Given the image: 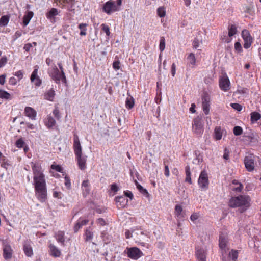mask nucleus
Returning <instances> with one entry per match:
<instances>
[{
	"label": "nucleus",
	"mask_w": 261,
	"mask_h": 261,
	"mask_svg": "<svg viewBox=\"0 0 261 261\" xmlns=\"http://www.w3.org/2000/svg\"><path fill=\"white\" fill-rule=\"evenodd\" d=\"M59 14V12L57 9L51 8L46 14V17L49 19H52Z\"/></svg>",
	"instance_id": "obj_27"
},
{
	"label": "nucleus",
	"mask_w": 261,
	"mask_h": 261,
	"mask_svg": "<svg viewBox=\"0 0 261 261\" xmlns=\"http://www.w3.org/2000/svg\"><path fill=\"white\" fill-rule=\"evenodd\" d=\"M157 14L160 17H164L166 15L165 9L163 7H160L157 9Z\"/></svg>",
	"instance_id": "obj_39"
},
{
	"label": "nucleus",
	"mask_w": 261,
	"mask_h": 261,
	"mask_svg": "<svg viewBox=\"0 0 261 261\" xmlns=\"http://www.w3.org/2000/svg\"><path fill=\"white\" fill-rule=\"evenodd\" d=\"M202 103L210 102V96L207 93H204L202 96Z\"/></svg>",
	"instance_id": "obj_41"
},
{
	"label": "nucleus",
	"mask_w": 261,
	"mask_h": 261,
	"mask_svg": "<svg viewBox=\"0 0 261 261\" xmlns=\"http://www.w3.org/2000/svg\"><path fill=\"white\" fill-rule=\"evenodd\" d=\"M234 49L238 53H240L242 50V47L240 42H237L234 44Z\"/></svg>",
	"instance_id": "obj_51"
},
{
	"label": "nucleus",
	"mask_w": 261,
	"mask_h": 261,
	"mask_svg": "<svg viewBox=\"0 0 261 261\" xmlns=\"http://www.w3.org/2000/svg\"><path fill=\"white\" fill-rule=\"evenodd\" d=\"M202 105L204 113L207 115L210 112V103H202Z\"/></svg>",
	"instance_id": "obj_45"
},
{
	"label": "nucleus",
	"mask_w": 261,
	"mask_h": 261,
	"mask_svg": "<svg viewBox=\"0 0 261 261\" xmlns=\"http://www.w3.org/2000/svg\"><path fill=\"white\" fill-rule=\"evenodd\" d=\"M132 237H133L136 242L140 243L142 246L145 245L144 242L148 241V238H149L147 233H144V231L139 229L132 231Z\"/></svg>",
	"instance_id": "obj_4"
},
{
	"label": "nucleus",
	"mask_w": 261,
	"mask_h": 261,
	"mask_svg": "<svg viewBox=\"0 0 261 261\" xmlns=\"http://www.w3.org/2000/svg\"><path fill=\"white\" fill-rule=\"evenodd\" d=\"M87 23H82L79 24L78 28L81 30L80 35L81 36H85L87 34Z\"/></svg>",
	"instance_id": "obj_33"
},
{
	"label": "nucleus",
	"mask_w": 261,
	"mask_h": 261,
	"mask_svg": "<svg viewBox=\"0 0 261 261\" xmlns=\"http://www.w3.org/2000/svg\"><path fill=\"white\" fill-rule=\"evenodd\" d=\"M53 114L57 118H60L59 110L58 108H55L53 111Z\"/></svg>",
	"instance_id": "obj_59"
},
{
	"label": "nucleus",
	"mask_w": 261,
	"mask_h": 261,
	"mask_svg": "<svg viewBox=\"0 0 261 261\" xmlns=\"http://www.w3.org/2000/svg\"><path fill=\"white\" fill-rule=\"evenodd\" d=\"M6 75L2 74L0 76V84L3 85L5 83Z\"/></svg>",
	"instance_id": "obj_60"
},
{
	"label": "nucleus",
	"mask_w": 261,
	"mask_h": 261,
	"mask_svg": "<svg viewBox=\"0 0 261 261\" xmlns=\"http://www.w3.org/2000/svg\"><path fill=\"white\" fill-rule=\"evenodd\" d=\"M125 251L128 257L134 260L138 259L143 255L141 251L137 247L127 248Z\"/></svg>",
	"instance_id": "obj_10"
},
{
	"label": "nucleus",
	"mask_w": 261,
	"mask_h": 261,
	"mask_svg": "<svg viewBox=\"0 0 261 261\" xmlns=\"http://www.w3.org/2000/svg\"><path fill=\"white\" fill-rule=\"evenodd\" d=\"M50 75L57 84L60 83V81L64 84L66 83V79L64 72H60L56 67H55L53 71L50 72Z\"/></svg>",
	"instance_id": "obj_6"
},
{
	"label": "nucleus",
	"mask_w": 261,
	"mask_h": 261,
	"mask_svg": "<svg viewBox=\"0 0 261 261\" xmlns=\"http://www.w3.org/2000/svg\"><path fill=\"white\" fill-rule=\"evenodd\" d=\"M50 255L55 257H58L61 255V251L55 246L50 245L49 246Z\"/></svg>",
	"instance_id": "obj_25"
},
{
	"label": "nucleus",
	"mask_w": 261,
	"mask_h": 261,
	"mask_svg": "<svg viewBox=\"0 0 261 261\" xmlns=\"http://www.w3.org/2000/svg\"><path fill=\"white\" fill-rule=\"evenodd\" d=\"M12 249L11 246L7 244H5L3 246V254L5 259H8L11 258L12 255Z\"/></svg>",
	"instance_id": "obj_15"
},
{
	"label": "nucleus",
	"mask_w": 261,
	"mask_h": 261,
	"mask_svg": "<svg viewBox=\"0 0 261 261\" xmlns=\"http://www.w3.org/2000/svg\"><path fill=\"white\" fill-rule=\"evenodd\" d=\"M51 168L52 169L55 170L57 171H58L59 172H63V169L59 165L57 164H52L51 166Z\"/></svg>",
	"instance_id": "obj_48"
},
{
	"label": "nucleus",
	"mask_w": 261,
	"mask_h": 261,
	"mask_svg": "<svg viewBox=\"0 0 261 261\" xmlns=\"http://www.w3.org/2000/svg\"><path fill=\"white\" fill-rule=\"evenodd\" d=\"M9 16L8 15L3 16L0 18V26L4 27L8 24L9 21Z\"/></svg>",
	"instance_id": "obj_36"
},
{
	"label": "nucleus",
	"mask_w": 261,
	"mask_h": 261,
	"mask_svg": "<svg viewBox=\"0 0 261 261\" xmlns=\"http://www.w3.org/2000/svg\"><path fill=\"white\" fill-rule=\"evenodd\" d=\"M231 106L234 109L237 110L238 111H240L242 109V106L239 103H231Z\"/></svg>",
	"instance_id": "obj_52"
},
{
	"label": "nucleus",
	"mask_w": 261,
	"mask_h": 261,
	"mask_svg": "<svg viewBox=\"0 0 261 261\" xmlns=\"http://www.w3.org/2000/svg\"><path fill=\"white\" fill-rule=\"evenodd\" d=\"M195 255L198 261H206L205 252L203 250H197Z\"/></svg>",
	"instance_id": "obj_24"
},
{
	"label": "nucleus",
	"mask_w": 261,
	"mask_h": 261,
	"mask_svg": "<svg viewBox=\"0 0 261 261\" xmlns=\"http://www.w3.org/2000/svg\"><path fill=\"white\" fill-rule=\"evenodd\" d=\"M73 148L75 156L83 154L82 147L77 135H74Z\"/></svg>",
	"instance_id": "obj_13"
},
{
	"label": "nucleus",
	"mask_w": 261,
	"mask_h": 261,
	"mask_svg": "<svg viewBox=\"0 0 261 261\" xmlns=\"http://www.w3.org/2000/svg\"><path fill=\"white\" fill-rule=\"evenodd\" d=\"M33 16L34 13L32 11H28L25 14L23 18V24L24 26H27L29 23Z\"/></svg>",
	"instance_id": "obj_21"
},
{
	"label": "nucleus",
	"mask_w": 261,
	"mask_h": 261,
	"mask_svg": "<svg viewBox=\"0 0 261 261\" xmlns=\"http://www.w3.org/2000/svg\"><path fill=\"white\" fill-rule=\"evenodd\" d=\"M237 32V27L234 24L230 25L228 28V36L231 37Z\"/></svg>",
	"instance_id": "obj_35"
},
{
	"label": "nucleus",
	"mask_w": 261,
	"mask_h": 261,
	"mask_svg": "<svg viewBox=\"0 0 261 261\" xmlns=\"http://www.w3.org/2000/svg\"><path fill=\"white\" fill-rule=\"evenodd\" d=\"M233 132L236 136H239L242 134L243 129L240 126H237L234 127Z\"/></svg>",
	"instance_id": "obj_43"
},
{
	"label": "nucleus",
	"mask_w": 261,
	"mask_h": 261,
	"mask_svg": "<svg viewBox=\"0 0 261 261\" xmlns=\"http://www.w3.org/2000/svg\"><path fill=\"white\" fill-rule=\"evenodd\" d=\"M88 222V220L80 218L74 227V231L77 232L82 226L86 225Z\"/></svg>",
	"instance_id": "obj_26"
},
{
	"label": "nucleus",
	"mask_w": 261,
	"mask_h": 261,
	"mask_svg": "<svg viewBox=\"0 0 261 261\" xmlns=\"http://www.w3.org/2000/svg\"><path fill=\"white\" fill-rule=\"evenodd\" d=\"M198 184L200 188L202 189H206L208 188L209 181L208 174L205 170L201 172L198 180Z\"/></svg>",
	"instance_id": "obj_8"
},
{
	"label": "nucleus",
	"mask_w": 261,
	"mask_h": 261,
	"mask_svg": "<svg viewBox=\"0 0 261 261\" xmlns=\"http://www.w3.org/2000/svg\"><path fill=\"white\" fill-rule=\"evenodd\" d=\"M165 48V39L164 37L160 38L159 48L161 52H162Z\"/></svg>",
	"instance_id": "obj_42"
},
{
	"label": "nucleus",
	"mask_w": 261,
	"mask_h": 261,
	"mask_svg": "<svg viewBox=\"0 0 261 261\" xmlns=\"http://www.w3.org/2000/svg\"><path fill=\"white\" fill-rule=\"evenodd\" d=\"M187 59L189 64V66H190L192 67L195 66L196 64V57L194 54H189L187 56Z\"/></svg>",
	"instance_id": "obj_28"
},
{
	"label": "nucleus",
	"mask_w": 261,
	"mask_h": 261,
	"mask_svg": "<svg viewBox=\"0 0 261 261\" xmlns=\"http://www.w3.org/2000/svg\"><path fill=\"white\" fill-rule=\"evenodd\" d=\"M65 185L68 189H69L71 186V183L69 178L68 177H65Z\"/></svg>",
	"instance_id": "obj_57"
},
{
	"label": "nucleus",
	"mask_w": 261,
	"mask_h": 261,
	"mask_svg": "<svg viewBox=\"0 0 261 261\" xmlns=\"http://www.w3.org/2000/svg\"><path fill=\"white\" fill-rule=\"evenodd\" d=\"M24 144V142L22 138H19L18 139L15 143V145L18 148L22 147Z\"/></svg>",
	"instance_id": "obj_50"
},
{
	"label": "nucleus",
	"mask_w": 261,
	"mask_h": 261,
	"mask_svg": "<svg viewBox=\"0 0 261 261\" xmlns=\"http://www.w3.org/2000/svg\"><path fill=\"white\" fill-rule=\"evenodd\" d=\"M44 123L48 128H50L55 125L56 121L51 116H47L44 120Z\"/></svg>",
	"instance_id": "obj_20"
},
{
	"label": "nucleus",
	"mask_w": 261,
	"mask_h": 261,
	"mask_svg": "<svg viewBox=\"0 0 261 261\" xmlns=\"http://www.w3.org/2000/svg\"><path fill=\"white\" fill-rule=\"evenodd\" d=\"M223 158L226 160H228L229 159V153L227 149H225L223 154Z\"/></svg>",
	"instance_id": "obj_58"
},
{
	"label": "nucleus",
	"mask_w": 261,
	"mask_h": 261,
	"mask_svg": "<svg viewBox=\"0 0 261 261\" xmlns=\"http://www.w3.org/2000/svg\"><path fill=\"white\" fill-rule=\"evenodd\" d=\"M18 80L14 77H11L9 79V82L10 85H15L17 84Z\"/></svg>",
	"instance_id": "obj_56"
},
{
	"label": "nucleus",
	"mask_w": 261,
	"mask_h": 261,
	"mask_svg": "<svg viewBox=\"0 0 261 261\" xmlns=\"http://www.w3.org/2000/svg\"><path fill=\"white\" fill-rule=\"evenodd\" d=\"M220 88L223 91H228L230 88V82L226 73L220 77L219 80Z\"/></svg>",
	"instance_id": "obj_9"
},
{
	"label": "nucleus",
	"mask_w": 261,
	"mask_h": 261,
	"mask_svg": "<svg viewBox=\"0 0 261 261\" xmlns=\"http://www.w3.org/2000/svg\"><path fill=\"white\" fill-rule=\"evenodd\" d=\"M135 182L137 188L139 190V191L141 192L143 194L147 196L149 195L147 191L145 189L143 188V187L141 186L140 184H139L137 181H136Z\"/></svg>",
	"instance_id": "obj_38"
},
{
	"label": "nucleus",
	"mask_w": 261,
	"mask_h": 261,
	"mask_svg": "<svg viewBox=\"0 0 261 261\" xmlns=\"http://www.w3.org/2000/svg\"><path fill=\"white\" fill-rule=\"evenodd\" d=\"M86 240H91L93 238V233L89 230H86L85 232Z\"/></svg>",
	"instance_id": "obj_47"
},
{
	"label": "nucleus",
	"mask_w": 261,
	"mask_h": 261,
	"mask_svg": "<svg viewBox=\"0 0 261 261\" xmlns=\"http://www.w3.org/2000/svg\"><path fill=\"white\" fill-rule=\"evenodd\" d=\"M229 256L233 260H236L238 256V252L237 250H232L229 253Z\"/></svg>",
	"instance_id": "obj_44"
},
{
	"label": "nucleus",
	"mask_w": 261,
	"mask_h": 261,
	"mask_svg": "<svg viewBox=\"0 0 261 261\" xmlns=\"http://www.w3.org/2000/svg\"><path fill=\"white\" fill-rule=\"evenodd\" d=\"M219 242L220 248L222 250L225 251L227 243V239L226 237L223 235H221L219 238Z\"/></svg>",
	"instance_id": "obj_23"
},
{
	"label": "nucleus",
	"mask_w": 261,
	"mask_h": 261,
	"mask_svg": "<svg viewBox=\"0 0 261 261\" xmlns=\"http://www.w3.org/2000/svg\"><path fill=\"white\" fill-rule=\"evenodd\" d=\"M134 105V100L133 97L127 98H126L125 101V106L128 109H132Z\"/></svg>",
	"instance_id": "obj_37"
},
{
	"label": "nucleus",
	"mask_w": 261,
	"mask_h": 261,
	"mask_svg": "<svg viewBox=\"0 0 261 261\" xmlns=\"http://www.w3.org/2000/svg\"><path fill=\"white\" fill-rule=\"evenodd\" d=\"M251 198L247 195H240L232 197L229 201L231 207H240L243 211H246L251 205Z\"/></svg>",
	"instance_id": "obj_2"
},
{
	"label": "nucleus",
	"mask_w": 261,
	"mask_h": 261,
	"mask_svg": "<svg viewBox=\"0 0 261 261\" xmlns=\"http://www.w3.org/2000/svg\"><path fill=\"white\" fill-rule=\"evenodd\" d=\"M255 156L253 154H248L244 159L245 168L249 172H252L255 168Z\"/></svg>",
	"instance_id": "obj_7"
},
{
	"label": "nucleus",
	"mask_w": 261,
	"mask_h": 261,
	"mask_svg": "<svg viewBox=\"0 0 261 261\" xmlns=\"http://www.w3.org/2000/svg\"><path fill=\"white\" fill-rule=\"evenodd\" d=\"M224 132L225 130L224 129H222L220 127L217 126L215 127L214 133V139L216 140H221Z\"/></svg>",
	"instance_id": "obj_17"
},
{
	"label": "nucleus",
	"mask_w": 261,
	"mask_h": 261,
	"mask_svg": "<svg viewBox=\"0 0 261 261\" xmlns=\"http://www.w3.org/2000/svg\"><path fill=\"white\" fill-rule=\"evenodd\" d=\"M55 95V91L53 90V89H50L45 93L44 95V98L48 100L53 101Z\"/></svg>",
	"instance_id": "obj_30"
},
{
	"label": "nucleus",
	"mask_w": 261,
	"mask_h": 261,
	"mask_svg": "<svg viewBox=\"0 0 261 261\" xmlns=\"http://www.w3.org/2000/svg\"><path fill=\"white\" fill-rule=\"evenodd\" d=\"M121 5H118V3L109 0L106 2L102 6V11L108 15H111L113 13L119 11Z\"/></svg>",
	"instance_id": "obj_3"
},
{
	"label": "nucleus",
	"mask_w": 261,
	"mask_h": 261,
	"mask_svg": "<svg viewBox=\"0 0 261 261\" xmlns=\"http://www.w3.org/2000/svg\"><path fill=\"white\" fill-rule=\"evenodd\" d=\"M56 240L58 242L61 243L62 244H64L65 242L64 239V232L63 231H58L55 236Z\"/></svg>",
	"instance_id": "obj_31"
},
{
	"label": "nucleus",
	"mask_w": 261,
	"mask_h": 261,
	"mask_svg": "<svg viewBox=\"0 0 261 261\" xmlns=\"http://www.w3.org/2000/svg\"><path fill=\"white\" fill-rule=\"evenodd\" d=\"M7 62V58L6 56H4L0 59V68L3 67Z\"/></svg>",
	"instance_id": "obj_53"
},
{
	"label": "nucleus",
	"mask_w": 261,
	"mask_h": 261,
	"mask_svg": "<svg viewBox=\"0 0 261 261\" xmlns=\"http://www.w3.org/2000/svg\"><path fill=\"white\" fill-rule=\"evenodd\" d=\"M261 118V115L257 112H253L251 113V121L252 123L257 121Z\"/></svg>",
	"instance_id": "obj_34"
},
{
	"label": "nucleus",
	"mask_w": 261,
	"mask_h": 261,
	"mask_svg": "<svg viewBox=\"0 0 261 261\" xmlns=\"http://www.w3.org/2000/svg\"><path fill=\"white\" fill-rule=\"evenodd\" d=\"M0 98L5 100H9L12 98V96L8 92L3 89H0Z\"/></svg>",
	"instance_id": "obj_32"
},
{
	"label": "nucleus",
	"mask_w": 261,
	"mask_h": 261,
	"mask_svg": "<svg viewBox=\"0 0 261 261\" xmlns=\"http://www.w3.org/2000/svg\"><path fill=\"white\" fill-rule=\"evenodd\" d=\"M186 181L188 182L189 184H192V179L191 178V172L190 170V168L189 167H187L186 169Z\"/></svg>",
	"instance_id": "obj_40"
},
{
	"label": "nucleus",
	"mask_w": 261,
	"mask_h": 261,
	"mask_svg": "<svg viewBox=\"0 0 261 261\" xmlns=\"http://www.w3.org/2000/svg\"><path fill=\"white\" fill-rule=\"evenodd\" d=\"M124 194L125 195V196L129 197L130 199H132L133 198V195L130 191H126L124 192Z\"/></svg>",
	"instance_id": "obj_62"
},
{
	"label": "nucleus",
	"mask_w": 261,
	"mask_h": 261,
	"mask_svg": "<svg viewBox=\"0 0 261 261\" xmlns=\"http://www.w3.org/2000/svg\"><path fill=\"white\" fill-rule=\"evenodd\" d=\"M192 130L197 136H201L204 130V125L201 119L196 118L193 120Z\"/></svg>",
	"instance_id": "obj_5"
},
{
	"label": "nucleus",
	"mask_w": 261,
	"mask_h": 261,
	"mask_svg": "<svg viewBox=\"0 0 261 261\" xmlns=\"http://www.w3.org/2000/svg\"><path fill=\"white\" fill-rule=\"evenodd\" d=\"M53 196L54 197L61 198V193L60 192L58 191H54Z\"/></svg>",
	"instance_id": "obj_63"
},
{
	"label": "nucleus",
	"mask_w": 261,
	"mask_h": 261,
	"mask_svg": "<svg viewBox=\"0 0 261 261\" xmlns=\"http://www.w3.org/2000/svg\"><path fill=\"white\" fill-rule=\"evenodd\" d=\"M23 250L25 255L28 256H31L32 255L33 250L30 242L27 241L25 242L23 246Z\"/></svg>",
	"instance_id": "obj_19"
},
{
	"label": "nucleus",
	"mask_w": 261,
	"mask_h": 261,
	"mask_svg": "<svg viewBox=\"0 0 261 261\" xmlns=\"http://www.w3.org/2000/svg\"><path fill=\"white\" fill-rule=\"evenodd\" d=\"M24 113L25 115L32 120L35 119L36 116V112L34 109L30 107L25 108Z\"/></svg>",
	"instance_id": "obj_18"
},
{
	"label": "nucleus",
	"mask_w": 261,
	"mask_h": 261,
	"mask_svg": "<svg viewBox=\"0 0 261 261\" xmlns=\"http://www.w3.org/2000/svg\"><path fill=\"white\" fill-rule=\"evenodd\" d=\"M97 223L98 224L101 226L105 225L106 224L105 220L102 218L98 219L97 220Z\"/></svg>",
	"instance_id": "obj_64"
},
{
	"label": "nucleus",
	"mask_w": 261,
	"mask_h": 261,
	"mask_svg": "<svg viewBox=\"0 0 261 261\" xmlns=\"http://www.w3.org/2000/svg\"><path fill=\"white\" fill-rule=\"evenodd\" d=\"M14 75L17 76L18 81H20L23 78V74L21 70L18 71L14 73Z\"/></svg>",
	"instance_id": "obj_54"
},
{
	"label": "nucleus",
	"mask_w": 261,
	"mask_h": 261,
	"mask_svg": "<svg viewBox=\"0 0 261 261\" xmlns=\"http://www.w3.org/2000/svg\"><path fill=\"white\" fill-rule=\"evenodd\" d=\"M82 189L84 196H86L90 192L89 184L88 180H84L82 184Z\"/></svg>",
	"instance_id": "obj_22"
},
{
	"label": "nucleus",
	"mask_w": 261,
	"mask_h": 261,
	"mask_svg": "<svg viewBox=\"0 0 261 261\" xmlns=\"http://www.w3.org/2000/svg\"><path fill=\"white\" fill-rule=\"evenodd\" d=\"M174 214L177 219H181L185 217V214L183 207L180 204H176L175 206Z\"/></svg>",
	"instance_id": "obj_16"
},
{
	"label": "nucleus",
	"mask_w": 261,
	"mask_h": 261,
	"mask_svg": "<svg viewBox=\"0 0 261 261\" xmlns=\"http://www.w3.org/2000/svg\"><path fill=\"white\" fill-rule=\"evenodd\" d=\"M115 200L118 204L117 206L121 207H124L127 202V200H126L123 196L116 197Z\"/></svg>",
	"instance_id": "obj_29"
},
{
	"label": "nucleus",
	"mask_w": 261,
	"mask_h": 261,
	"mask_svg": "<svg viewBox=\"0 0 261 261\" xmlns=\"http://www.w3.org/2000/svg\"><path fill=\"white\" fill-rule=\"evenodd\" d=\"M31 47H32V44L31 43H28L24 45L23 49L25 51H29Z\"/></svg>",
	"instance_id": "obj_61"
},
{
	"label": "nucleus",
	"mask_w": 261,
	"mask_h": 261,
	"mask_svg": "<svg viewBox=\"0 0 261 261\" xmlns=\"http://www.w3.org/2000/svg\"><path fill=\"white\" fill-rule=\"evenodd\" d=\"M241 35L244 41V47L246 49L249 48L253 42V38L249 32L247 30L244 29L242 31Z\"/></svg>",
	"instance_id": "obj_11"
},
{
	"label": "nucleus",
	"mask_w": 261,
	"mask_h": 261,
	"mask_svg": "<svg viewBox=\"0 0 261 261\" xmlns=\"http://www.w3.org/2000/svg\"><path fill=\"white\" fill-rule=\"evenodd\" d=\"M75 159L77 161L78 167L81 170H84L87 168L86 162L87 156L86 155L83 154L76 155L75 156Z\"/></svg>",
	"instance_id": "obj_14"
},
{
	"label": "nucleus",
	"mask_w": 261,
	"mask_h": 261,
	"mask_svg": "<svg viewBox=\"0 0 261 261\" xmlns=\"http://www.w3.org/2000/svg\"><path fill=\"white\" fill-rule=\"evenodd\" d=\"M102 30L105 32L107 36H109L110 35V31L109 27L106 24L103 23L101 25Z\"/></svg>",
	"instance_id": "obj_46"
},
{
	"label": "nucleus",
	"mask_w": 261,
	"mask_h": 261,
	"mask_svg": "<svg viewBox=\"0 0 261 261\" xmlns=\"http://www.w3.org/2000/svg\"><path fill=\"white\" fill-rule=\"evenodd\" d=\"M38 70L39 67L38 66H36L30 77L31 82L37 87L40 86L42 83L41 80L38 75Z\"/></svg>",
	"instance_id": "obj_12"
},
{
	"label": "nucleus",
	"mask_w": 261,
	"mask_h": 261,
	"mask_svg": "<svg viewBox=\"0 0 261 261\" xmlns=\"http://www.w3.org/2000/svg\"><path fill=\"white\" fill-rule=\"evenodd\" d=\"M31 167L33 173V185L35 195L40 202H43L47 197L46 181L43 170L41 165L38 163L32 162Z\"/></svg>",
	"instance_id": "obj_1"
},
{
	"label": "nucleus",
	"mask_w": 261,
	"mask_h": 261,
	"mask_svg": "<svg viewBox=\"0 0 261 261\" xmlns=\"http://www.w3.org/2000/svg\"><path fill=\"white\" fill-rule=\"evenodd\" d=\"M113 67L116 70H119L120 69V62L119 61L114 62L113 63Z\"/></svg>",
	"instance_id": "obj_55"
},
{
	"label": "nucleus",
	"mask_w": 261,
	"mask_h": 261,
	"mask_svg": "<svg viewBox=\"0 0 261 261\" xmlns=\"http://www.w3.org/2000/svg\"><path fill=\"white\" fill-rule=\"evenodd\" d=\"M200 217V214L199 213H194L190 216V220L195 222Z\"/></svg>",
	"instance_id": "obj_49"
}]
</instances>
